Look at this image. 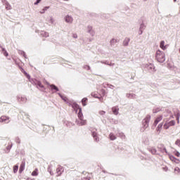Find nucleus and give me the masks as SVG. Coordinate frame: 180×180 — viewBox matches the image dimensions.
Masks as SVG:
<instances>
[{"instance_id":"obj_1","label":"nucleus","mask_w":180,"mask_h":180,"mask_svg":"<svg viewBox=\"0 0 180 180\" xmlns=\"http://www.w3.org/2000/svg\"><path fill=\"white\" fill-rule=\"evenodd\" d=\"M155 57L158 63H164L165 61V53L163 51H157Z\"/></svg>"},{"instance_id":"obj_2","label":"nucleus","mask_w":180,"mask_h":180,"mask_svg":"<svg viewBox=\"0 0 180 180\" xmlns=\"http://www.w3.org/2000/svg\"><path fill=\"white\" fill-rule=\"evenodd\" d=\"M171 126H175V121L174 120H172L169 122H166L163 125V129H165V130H168V129H169V127H171Z\"/></svg>"},{"instance_id":"obj_3","label":"nucleus","mask_w":180,"mask_h":180,"mask_svg":"<svg viewBox=\"0 0 180 180\" xmlns=\"http://www.w3.org/2000/svg\"><path fill=\"white\" fill-rule=\"evenodd\" d=\"M64 172V167L62 166H58L56 168V176H61V174Z\"/></svg>"},{"instance_id":"obj_4","label":"nucleus","mask_w":180,"mask_h":180,"mask_svg":"<svg viewBox=\"0 0 180 180\" xmlns=\"http://www.w3.org/2000/svg\"><path fill=\"white\" fill-rule=\"evenodd\" d=\"M9 122H11V120H9V117H6V116L3 115L0 117V123L8 124V123H9Z\"/></svg>"},{"instance_id":"obj_5","label":"nucleus","mask_w":180,"mask_h":180,"mask_svg":"<svg viewBox=\"0 0 180 180\" xmlns=\"http://www.w3.org/2000/svg\"><path fill=\"white\" fill-rule=\"evenodd\" d=\"M161 120H162V115L158 116L154 122L155 126H156L158 123H160V122H161Z\"/></svg>"},{"instance_id":"obj_6","label":"nucleus","mask_w":180,"mask_h":180,"mask_svg":"<svg viewBox=\"0 0 180 180\" xmlns=\"http://www.w3.org/2000/svg\"><path fill=\"white\" fill-rule=\"evenodd\" d=\"M65 22H67V23H72V17H71L70 15H67L65 18Z\"/></svg>"},{"instance_id":"obj_7","label":"nucleus","mask_w":180,"mask_h":180,"mask_svg":"<svg viewBox=\"0 0 180 180\" xmlns=\"http://www.w3.org/2000/svg\"><path fill=\"white\" fill-rule=\"evenodd\" d=\"M160 47L162 49V50H167V45H165V41H161Z\"/></svg>"},{"instance_id":"obj_8","label":"nucleus","mask_w":180,"mask_h":180,"mask_svg":"<svg viewBox=\"0 0 180 180\" xmlns=\"http://www.w3.org/2000/svg\"><path fill=\"white\" fill-rule=\"evenodd\" d=\"M25 162H22V163L20 164V169H19L20 173H22V172H23V171H25Z\"/></svg>"},{"instance_id":"obj_9","label":"nucleus","mask_w":180,"mask_h":180,"mask_svg":"<svg viewBox=\"0 0 180 180\" xmlns=\"http://www.w3.org/2000/svg\"><path fill=\"white\" fill-rule=\"evenodd\" d=\"M112 113L114 115H119V108L118 107H112Z\"/></svg>"},{"instance_id":"obj_10","label":"nucleus","mask_w":180,"mask_h":180,"mask_svg":"<svg viewBox=\"0 0 180 180\" xmlns=\"http://www.w3.org/2000/svg\"><path fill=\"white\" fill-rule=\"evenodd\" d=\"M162 126H164L162 123L159 124L156 128V131L159 133H161V130H162Z\"/></svg>"},{"instance_id":"obj_11","label":"nucleus","mask_w":180,"mask_h":180,"mask_svg":"<svg viewBox=\"0 0 180 180\" xmlns=\"http://www.w3.org/2000/svg\"><path fill=\"white\" fill-rule=\"evenodd\" d=\"M39 175V169L37 168L34 169V170L32 172V176H37Z\"/></svg>"},{"instance_id":"obj_12","label":"nucleus","mask_w":180,"mask_h":180,"mask_svg":"<svg viewBox=\"0 0 180 180\" xmlns=\"http://www.w3.org/2000/svg\"><path fill=\"white\" fill-rule=\"evenodd\" d=\"M92 136H93L95 141H99V137H98V134H96V132H93Z\"/></svg>"},{"instance_id":"obj_13","label":"nucleus","mask_w":180,"mask_h":180,"mask_svg":"<svg viewBox=\"0 0 180 180\" xmlns=\"http://www.w3.org/2000/svg\"><path fill=\"white\" fill-rule=\"evenodd\" d=\"M79 124H80V126H85V124H86V120L82 118V120H80V122H79Z\"/></svg>"},{"instance_id":"obj_14","label":"nucleus","mask_w":180,"mask_h":180,"mask_svg":"<svg viewBox=\"0 0 180 180\" xmlns=\"http://www.w3.org/2000/svg\"><path fill=\"white\" fill-rule=\"evenodd\" d=\"M51 89L56 91V92H58V87L56 86V85L51 84L50 85Z\"/></svg>"},{"instance_id":"obj_15","label":"nucleus","mask_w":180,"mask_h":180,"mask_svg":"<svg viewBox=\"0 0 180 180\" xmlns=\"http://www.w3.org/2000/svg\"><path fill=\"white\" fill-rule=\"evenodd\" d=\"M78 117L79 120H82V119H84V115H82V111L81 110H79L78 112Z\"/></svg>"},{"instance_id":"obj_16","label":"nucleus","mask_w":180,"mask_h":180,"mask_svg":"<svg viewBox=\"0 0 180 180\" xmlns=\"http://www.w3.org/2000/svg\"><path fill=\"white\" fill-rule=\"evenodd\" d=\"M35 84L37 85L39 88H44V86L41 84V82L40 81H37L35 82Z\"/></svg>"},{"instance_id":"obj_17","label":"nucleus","mask_w":180,"mask_h":180,"mask_svg":"<svg viewBox=\"0 0 180 180\" xmlns=\"http://www.w3.org/2000/svg\"><path fill=\"white\" fill-rule=\"evenodd\" d=\"M86 102H88V98H84L82 100V103L83 106H86Z\"/></svg>"},{"instance_id":"obj_18","label":"nucleus","mask_w":180,"mask_h":180,"mask_svg":"<svg viewBox=\"0 0 180 180\" xmlns=\"http://www.w3.org/2000/svg\"><path fill=\"white\" fill-rule=\"evenodd\" d=\"M48 171L50 173L51 175H54V173L53 172V166L50 165L48 168Z\"/></svg>"},{"instance_id":"obj_19","label":"nucleus","mask_w":180,"mask_h":180,"mask_svg":"<svg viewBox=\"0 0 180 180\" xmlns=\"http://www.w3.org/2000/svg\"><path fill=\"white\" fill-rule=\"evenodd\" d=\"M129 41H130V38H126L124 40V46H127Z\"/></svg>"},{"instance_id":"obj_20","label":"nucleus","mask_w":180,"mask_h":180,"mask_svg":"<svg viewBox=\"0 0 180 180\" xmlns=\"http://www.w3.org/2000/svg\"><path fill=\"white\" fill-rule=\"evenodd\" d=\"M110 140H116V136L113 134L112 133H110L109 135Z\"/></svg>"},{"instance_id":"obj_21","label":"nucleus","mask_w":180,"mask_h":180,"mask_svg":"<svg viewBox=\"0 0 180 180\" xmlns=\"http://www.w3.org/2000/svg\"><path fill=\"white\" fill-rule=\"evenodd\" d=\"M19 102H26L27 101V98L26 97H21L18 98Z\"/></svg>"},{"instance_id":"obj_22","label":"nucleus","mask_w":180,"mask_h":180,"mask_svg":"<svg viewBox=\"0 0 180 180\" xmlns=\"http://www.w3.org/2000/svg\"><path fill=\"white\" fill-rule=\"evenodd\" d=\"M48 23H54V20H53V17H50L47 20Z\"/></svg>"},{"instance_id":"obj_23","label":"nucleus","mask_w":180,"mask_h":180,"mask_svg":"<svg viewBox=\"0 0 180 180\" xmlns=\"http://www.w3.org/2000/svg\"><path fill=\"white\" fill-rule=\"evenodd\" d=\"M18 169H19V167H18V165H15L13 167V172H14V174H16V172H18Z\"/></svg>"},{"instance_id":"obj_24","label":"nucleus","mask_w":180,"mask_h":180,"mask_svg":"<svg viewBox=\"0 0 180 180\" xmlns=\"http://www.w3.org/2000/svg\"><path fill=\"white\" fill-rule=\"evenodd\" d=\"M116 43H117V39H112L110 41V44H112V45L116 44Z\"/></svg>"},{"instance_id":"obj_25","label":"nucleus","mask_w":180,"mask_h":180,"mask_svg":"<svg viewBox=\"0 0 180 180\" xmlns=\"http://www.w3.org/2000/svg\"><path fill=\"white\" fill-rule=\"evenodd\" d=\"M150 153L153 155L157 154V150H155V148H152L150 150Z\"/></svg>"},{"instance_id":"obj_26","label":"nucleus","mask_w":180,"mask_h":180,"mask_svg":"<svg viewBox=\"0 0 180 180\" xmlns=\"http://www.w3.org/2000/svg\"><path fill=\"white\" fill-rule=\"evenodd\" d=\"M49 6L44 7V8L42 10V11L40 12V13H44L47 9H49Z\"/></svg>"},{"instance_id":"obj_27","label":"nucleus","mask_w":180,"mask_h":180,"mask_svg":"<svg viewBox=\"0 0 180 180\" xmlns=\"http://www.w3.org/2000/svg\"><path fill=\"white\" fill-rule=\"evenodd\" d=\"M175 145L180 147V139H177L175 142Z\"/></svg>"},{"instance_id":"obj_28","label":"nucleus","mask_w":180,"mask_h":180,"mask_svg":"<svg viewBox=\"0 0 180 180\" xmlns=\"http://www.w3.org/2000/svg\"><path fill=\"white\" fill-rule=\"evenodd\" d=\"M60 97L63 99V101H64L65 102H67V101H68V98L67 97H65V96H61Z\"/></svg>"},{"instance_id":"obj_29","label":"nucleus","mask_w":180,"mask_h":180,"mask_svg":"<svg viewBox=\"0 0 180 180\" xmlns=\"http://www.w3.org/2000/svg\"><path fill=\"white\" fill-rule=\"evenodd\" d=\"M91 96H93V98H98V94L93 92L91 93Z\"/></svg>"},{"instance_id":"obj_30","label":"nucleus","mask_w":180,"mask_h":180,"mask_svg":"<svg viewBox=\"0 0 180 180\" xmlns=\"http://www.w3.org/2000/svg\"><path fill=\"white\" fill-rule=\"evenodd\" d=\"M169 159L171 160V161H175V160H176V158H175V157L174 156H170Z\"/></svg>"},{"instance_id":"obj_31","label":"nucleus","mask_w":180,"mask_h":180,"mask_svg":"<svg viewBox=\"0 0 180 180\" xmlns=\"http://www.w3.org/2000/svg\"><path fill=\"white\" fill-rule=\"evenodd\" d=\"M179 116H180V114L178 113L177 115H176L177 123H179Z\"/></svg>"},{"instance_id":"obj_32","label":"nucleus","mask_w":180,"mask_h":180,"mask_svg":"<svg viewBox=\"0 0 180 180\" xmlns=\"http://www.w3.org/2000/svg\"><path fill=\"white\" fill-rule=\"evenodd\" d=\"M6 148H7V150H10L11 148H12V143H9V146H8L6 147Z\"/></svg>"},{"instance_id":"obj_33","label":"nucleus","mask_w":180,"mask_h":180,"mask_svg":"<svg viewBox=\"0 0 180 180\" xmlns=\"http://www.w3.org/2000/svg\"><path fill=\"white\" fill-rule=\"evenodd\" d=\"M24 74L26 75V77H27V78H28V79H30V75H29L27 73H26V72H25Z\"/></svg>"},{"instance_id":"obj_34","label":"nucleus","mask_w":180,"mask_h":180,"mask_svg":"<svg viewBox=\"0 0 180 180\" xmlns=\"http://www.w3.org/2000/svg\"><path fill=\"white\" fill-rule=\"evenodd\" d=\"M105 112L103 111V110H101V111L99 112V114L101 115H105Z\"/></svg>"},{"instance_id":"obj_35","label":"nucleus","mask_w":180,"mask_h":180,"mask_svg":"<svg viewBox=\"0 0 180 180\" xmlns=\"http://www.w3.org/2000/svg\"><path fill=\"white\" fill-rule=\"evenodd\" d=\"M41 2V0H37V2L34 3V5H37Z\"/></svg>"},{"instance_id":"obj_36","label":"nucleus","mask_w":180,"mask_h":180,"mask_svg":"<svg viewBox=\"0 0 180 180\" xmlns=\"http://www.w3.org/2000/svg\"><path fill=\"white\" fill-rule=\"evenodd\" d=\"M4 55L6 57H8V52H6V51H4Z\"/></svg>"},{"instance_id":"obj_37","label":"nucleus","mask_w":180,"mask_h":180,"mask_svg":"<svg viewBox=\"0 0 180 180\" xmlns=\"http://www.w3.org/2000/svg\"><path fill=\"white\" fill-rule=\"evenodd\" d=\"M179 155H180L179 152H176V153H175V156H176V157H179Z\"/></svg>"},{"instance_id":"obj_38","label":"nucleus","mask_w":180,"mask_h":180,"mask_svg":"<svg viewBox=\"0 0 180 180\" xmlns=\"http://www.w3.org/2000/svg\"><path fill=\"white\" fill-rule=\"evenodd\" d=\"M73 37L74 39H77V37H78V35H77V34H73Z\"/></svg>"},{"instance_id":"obj_39","label":"nucleus","mask_w":180,"mask_h":180,"mask_svg":"<svg viewBox=\"0 0 180 180\" xmlns=\"http://www.w3.org/2000/svg\"><path fill=\"white\" fill-rule=\"evenodd\" d=\"M44 33L46 37H49V33H47V32H44Z\"/></svg>"},{"instance_id":"obj_40","label":"nucleus","mask_w":180,"mask_h":180,"mask_svg":"<svg viewBox=\"0 0 180 180\" xmlns=\"http://www.w3.org/2000/svg\"><path fill=\"white\" fill-rule=\"evenodd\" d=\"M8 10L11 9V6L7 5V6L6 7Z\"/></svg>"},{"instance_id":"obj_41","label":"nucleus","mask_w":180,"mask_h":180,"mask_svg":"<svg viewBox=\"0 0 180 180\" xmlns=\"http://www.w3.org/2000/svg\"><path fill=\"white\" fill-rule=\"evenodd\" d=\"M101 102H103V98H100Z\"/></svg>"},{"instance_id":"obj_42","label":"nucleus","mask_w":180,"mask_h":180,"mask_svg":"<svg viewBox=\"0 0 180 180\" xmlns=\"http://www.w3.org/2000/svg\"><path fill=\"white\" fill-rule=\"evenodd\" d=\"M174 2H176V0H174Z\"/></svg>"}]
</instances>
